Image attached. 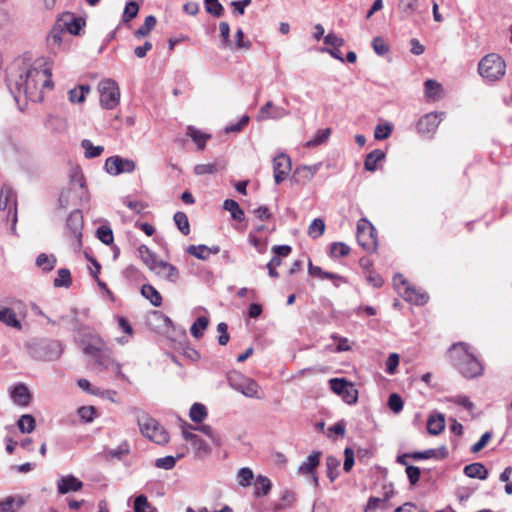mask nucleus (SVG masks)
<instances>
[{"label": "nucleus", "instance_id": "1", "mask_svg": "<svg viewBox=\"0 0 512 512\" xmlns=\"http://www.w3.org/2000/svg\"><path fill=\"white\" fill-rule=\"evenodd\" d=\"M6 82L19 106L22 97L25 101L40 102L43 100V90L53 88L50 69H40L24 61H16L9 66Z\"/></svg>", "mask_w": 512, "mask_h": 512}, {"label": "nucleus", "instance_id": "2", "mask_svg": "<svg viewBox=\"0 0 512 512\" xmlns=\"http://www.w3.org/2000/svg\"><path fill=\"white\" fill-rule=\"evenodd\" d=\"M83 353L87 357L88 364L98 370H112L119 381H127V377L121 373L120 365L113 358L111 348L97 334L88 333L82 339Z\"/></svg>", "mask_w": 512, "mask_h": 512}, {"label": "nucleus", "instance_id": "3", "mask_svg": "<svg viewBox=\"0 0 512 512\" xmlns=\"http://www.w3.org/2000/svg\"><path fill=\"white\" fill-rule=\"evenodd\" d=\"M448 357L452 365L467 379H473L483 372L481 362L464 342L453 344L448 350Z\"/></svg>", "mask_w": 512, "mask_h": 512}, {"label": "nucleus", "instance_id": "4", "mask_svg": "<svg viewBox=\"0 0 512 512\" xmlns=\"http://www.w3.org/2000/svg\"><path fill=\"white\" fill-rule=\"evenodd\" d=\"M448 357L452 365L467 379H473L483 372L481 362L464 342L453 344L448 350Z\"/></svg>", "mask_w": 512, "mask_h": 512}, {"label": "nucleus", "instance_id": "5", "mask_svg": "<svg viewBox=\"0 0 512 512\" xmlns=\"http://www.w3.org/2000/svg\"><path fill=\"white\" fill-rule=\"evenodd\" d=\"M133 414L138 423L141 434L158 445H164L169 441V434L159 422L145 411L134 408Z\"/></svg>", "mask_w": 512, "mask_h": 512}, {"label": "nucleus", "instance_id": "6", "mask_svg": "<svg viewBox=\"0 0 512 512\" xmlns=\"http://www.w3.org/2000/svg\"><path fill=\"white\" fill-rule=\"evenodd\" d=\"M28 355L39 361H54L60 357L64 348L55 339H33L26 344Z\"/></svg>", "mask_w": 512, "mask_h": 512}, {"label": "nucleus", "instance_id": "7", "mask_svg": "<svg viewBox=\"0 0 512 512\" xmlns=\"http://www.w3.org/2000/svg\"><path fill=\"white\" fill-rule=\"evenodd\" d=\"M506 63L497 53L484 56L478 64L479 74L488 82H495L505 75Z\"/></svg>", "mask_w": 512, "mask_h": 512}, {"label": "nucleus", "instance_id": "8", "mask_svg": "<svg viewBox=\"0 0 512 512\" xmlns=\"http://www.w3.org/2000/svg\"><path fill=\"white\" fill-rule=\"evenodd\" d=\"M356 238L358 244L367 252L377 249V232L375 227L366 218H361L357 223Z\"/></svg>", "mask_w": 512, "mask_h": 512}, {"label": "nucleus", "instance_id": "9", "mask_svg": "<svg viewBox=\"0 0 512 512\" xmlns=\"http://www.w3.org/2000/svg\"><path fill=\"white\" fill-rule=\"evenodd\" d=\"M100 104L105 109H113L119 104L120 90L113 79L107 78L99 83Z\"/></svg>", "mask_w": 512, "mask_h": 512}, {"label": "nucleus", "instance_id": "10", "mask_svg": "<svg viewBox=\"0 0 512 512\" xmlns=\"http://www.w3.org/2000/svg\"><path fill=\"white\" fill-rule=\"evenodd\" d=\"M69 39L65 27L61 22H56L47 36V46L51 53L57 54L65 49V42Z\"/></svg>", "mask_w": 512, "mask_h": 512}, {"label": "nucleus", "instance_id": "11", "mask_svg": "<svg viewBox=\"0 0 512 512\" xmlns=\"http://www.w3.org/2000/svg\"><path fill=\"white\" fill-rule=\"evenodd\" d=\"M104 168L108 174L116 176L122 173L133 172L136 168V164L131 159L111 156L106 159Z\"/></svg>", "mask_w": 512, "mask_h": 512}, {"label": "nucleus", "instance_id": "12", "mask_svg": "<svg viewBox=\"0 0 512 512\" xmlns=\"http://www.w3.org/2000/svg\"><path fill=\"white\" fill-rule=\"evenodd\" d=\"M83 215L78 209L72 211L66 220V236L74 239L78 246L82 244Z\"/></svg>", "mask_w": 512, "mask_h": 512}, {"label": "nucleus", "instance_id": "13", "mask_svg": "<svg viewBox=\"0 0 512 512\" xmlns=\"http://www.w3.org/2000/svg\"><path fill=\"white\" fill-rule=\"evenodd\" d=\"M0 209L12 214L13 223L17 221V196L11 185L4 183L0 191Z\"/></svg>", "mask_w": 512, "mask_h": 512}, {"label": "nucleus", "instance_id": "14", "mask_svg": "<svg viewBox=\"0 0 512 512\" xmlns=\"http://www.w3.org/2000/svg\"><path fill=\"white\" fill-rule=\"evenodd\" d=\"M291 171V159L288 155L280 153L273 159V173L276 184L282 183Z\"/></svg>", "mask_w": 512, "mask_h": 512}, {"label": "nucleus", "instance_id": "15", "mask_svg": "<svg viewBox=\"0 0 512 512\" xmlns=\"http://www.w3.org/2000/svg\"><path fill=\"white\" fill-rule=\"evenodd\" d=\"M444 113L431 112L421 117L417 129L422 134L434 133L442 121Z\"/></svg>", "mask_w": 512, "mask_h": 512}, {"label": "nucleus", "instance_id": "16", "mask_svg": "<svg viewBox=\"0 0 512 512\" xmlns=\"http://www.w3.org/2000/svg\"><path fill=\"white\" fill-rule=\"evenodd\" d=\"M151 271L160 278L171 283H176L179 279V270L171 263L163 260H160L159 263L153 265Z\"/></svg>", "mask_w": 512, "mask_h": 512}, {"label": "nucleus", "instance_id": "17", "mask_svg": "<svg viewBox=\"0 0 512 512\" xmlns=\"http://www.w3.org/2000/svg\"><path fill=\"white\" fill-rule=\"evenodd\" d=\"M82 487L83 482L72 474L62 476L57 480V491L61 495L77 492L81 490Z\"/></svg>", "mask_w": 512, "mask_h": 512}, {"label": "nucleus", "instance_id": "18", "mask_svg": "<svg viewBox=\"0 0 512 512\" xmlns=\"http://www.w3.org/2000/svg\"><path fill=\"white\" fill-rule=\"evenodd\" d=\"M86 393L93 394L100 397L102 400H107L112 403H118L120 396L117 391L107 389L105 386H81Z\"/></svg>", "mask_w": 512, "mask_h": 512}, {"label": "nucleus", "instance_id": "19", "mask_svg": "<svg viewBox=\"0 0 512 512\" xmlns=\"http://www.w3.org/2000/svg\"><path fill=\"white\" fill-rule=\"evenodd\" d=\"M330 389L349 405L355 404L358 400L359 393L355 386H330Z\"/></svg>", "mask_w": 512, "mask_h": 512}, {"label": "nucleus", "instance_id": "20", "mask_svg": "<svg viewBox=\"0 0 512 512\" xmlns=\"http://www.w3.org/2000/svg\"><path fill=\"white\" fill-rule=\"evenodd\" d=\"M13 402L19 406L26 407L30 404L32 394L28 386H14L10 392Z\"/></svg>", "mask_w": 512, "mask_h": 512}, {"label": "nucleus", "instance_id": "21", "mask_svg": "<svg viewBox=\"0 0 512 512\" xmlns=\"http://www.w3.org/2000/svg\"><path fill=\"white\" fill-rule=\"evenodd\" d=\"M401 296L408 302L416 305H424L428 302L429 296L426 292L416 290L413 287H405V290L401 292Z\"/></svg>", "mask_w": 512, "mask_h": 512}, {"label": "nucleus", "instance_id": "22", "mask_svg": "<svg viewBox=\"0 0 512 512\" xmlns=\"http://www.w3.org/2000/svg\"><path fill=\"white\" fill-rule=\"evenodd\" d=\"M321 452L316 451L310 454L306 460L298 467V474H313L320 463Z\"/></svg>", "mask_w": 512, "mask_h": 512}, {"label": "nucleus", "instance_id": "23", "mask_svg": "<svg viewBox=\"0 0 512 512\" xmlns=\"http://www.w3.org/2000/svg\"><path fill=\"white\" fill-rule=\"evenodd\" d=\"M463 472L469 478L480 480L487 479L489 475L488 469L484 466V464L480 462H475L466 465L463 469Z\"/></svg>", "mask_w": 512, "mask_h": 512}, {"label": "nucleus", "instance_id": "24", "mask_svg": "<svg viewBox=\"0 0 512 512\" xmlns=\"http://www.w3.org/2000/svg\"><path fill=\"white\" fill-rule=\"evenodd\" d=\"M425 96L428 100L438 101L442 98L443 87L435 80L428 79L424 83Z\"/></svg>", "mask_w": 512, "mask_h": 512}, {"label": "nucleus", "instance_id": "25", "mask_svg": "<svg viewBox=\"0 0 512 512\" xmlns=\"http://www.w3.org/2000/svg\"><path fill=\"white\" fill-rule=\"evenodd\" d=\"M0 322L18 330L22 328L21 322L17 319L15 312L8 307L0 306Z\"/></svg>", "mask_w": 512, "mask_h": 512}, {"label": "nucleus", "instance_id": "26", "mask_svg": "<svg viewBox=\"0 0 512 512\" xmlns=\"http://www.w3.org/2000/svg\"><path fill=\"white\" fill-rule=\"evenodd\" d=\"M57 22H61L67 33V36L70 38V35H79L82 27L85 25V22L80 17H70L69 20L59 19Z\"/></svg>", "mask_w": 512, "mask_h": 512}, {"label": "nucleus", "instance_id": "27", "mask_svg": "<svg viewBox=\"0 0 512 512\" xmlns=\"http://www.w3.org/2000/svg\"><path fill=\"white\" fill-rule=\"evenodd\" d=\"M80 198L86 193L85 178L79 171H74L70 176V187Z\"/></svg>", "mask_w": 512, "mask_h": 512}, {"label": "nucleus", "instance_id": "28", "mask_svg": "<svg viewBox=\"0 0 512 512\" xmlns=\"http://www.w3.org/2000/svg\"><path fill=\"white\" fill-rule=\"evenodd\" d=\"M385 153L381 149H375L366 155L364 168L367 171L374 172L377 169V163L384 160Z\"/></svg>", "mask_w": 512, "mask_h": 512}, {"label": "nucleus", "instance_id": "29", "mask_svg": "<svg viewBox=\"0 0 512 512\" xmlns=\"http://www.w3.org/2000/svg\"><path fill=\"white\" fill-rule=\"evenodd\" d=\"M141 294L143 297H145L147 300L150 301V303L155 306L159 307L162 304V296L161 294L155 289L154 286L150 284H144L141 287Z\"/></svg>", "mask_w": 512, "mask_h": 512}, {"label": "nucleus", "instance_id": "30", "mask_svg": "<svg viewBox=\"0 0 512 512\" xmlns=\"http://www.w3.org/2000/svg\"><path fill=\"white\" fill-rule=\"evenodd\" d=\"M186 134L192 139L193 142L197 144L198 149L200 150L205 148L207 140L211 137L209 134L203 133L193 126L187 127Z\"/></svg>", "mask_w": 512, "mask_h": 512}, {"label": "nucleus", "instance_id": "31", "mask_svg": "<svg viewBox=\"0 0 512 512\" xmlns=\"http://www.w3.org/2000/svg\"><path fill=\"white\" fill-rule=\"evenodd\" d=\"M272 488V483L270 479L264 475H258L255 483L254 496L262 497L266 496L270 493Z\"/></svg>", "mask_w": 512, "mask_h": 512}, {"label": "nucleus", "instance_id": "32", "mask_svg": "<svg viewBox=\"0 0 512 512\" xmlns=\"http://www.w3.org/2000/svg\"><path fill=\"white\" fill-rule=\"evenodd\" d=\"M223 209L230 212L231 217L236 221H243L245 219L243 209L233 199H226L223 203Z\"/></svg>", "mask_w": 512, "mask_h": 512}, {"label": "nucleus", "instance_id": "33", "mask_svg": "<svg viewBox=\"0 0 512 512\" xmlns=\"http://www.w3.org/2000/svg\"><path fill=\"white\" fill-rule=\"evenodd\" d=\"M137 252L138 257L150 270L153 268V265H156L160 261L157 260L155 253H153L146 245H140Z\"/></svg>", "mask_w": 512, "mask_h": 512}, {"label": "nucleus", "instance_id": "34", "mask_svg": "<svg viewBox=\"0 0 512 512\" xmlns=\"http://www.w3.org/2000/svg\"><path fill=\"white\" fill-rule=\"evenodd\" d=\"M445 428L444 416L439 414L438 416H431L427 421V430L432 435H438Z\"/></svg>", "mask_w": 512, "mask_h": 512}, {"label": "nucleus", "instance_id": "35", "mask_svg": "<svg viewBox=\"0 0 512 512\" xmlns=\"http://www.w3.org/2000/svg\"><path fill=\"white\" fill-rule=\"evenodd\" d=\"M56 262L57 259L54 255H47L45 253L39 254L36 258V265L46 272L53 270Z\"/></svg>", "mask_w": 512, "mask_h": 512}, {"label": "nucleus", "instance_id": "36", "mask_svg": "<svg viewBox=\"0 0 512 512\" xmlns=\"http://www.w3.org/2000/svg\"><path fill=\"white\" fill-rule=\"evenodd\" d=\"M208 325L209 319L206 316L198 317L190 328L192 336L196 339L201 338Z\"/></svg>", "mask_w": 512, "mask_h": 512}, {"label": "nucleus", "instance_id": "37", "mask_svg": "<svg viewBox=\"0 0 512 512\" xmlns=\"http://www.w3.org/2000/svg\"><path fill=\"white\" fill-rule=\"evenodd\" d=\"M157 23L156 17L153 15H149L145 18L143 25H141L138 29L135 30L134 36L136 38H141L147 36L151 30L155 27Z\"/></svg>", "mask_w": 512, "mask_h": 512}, {"label": "nucleus", "instance_id": "38", "mask_svg": "<svg viewBox=\"0 0 512 512\" xmlns=\"http://www.w3.org/2000/svg\"><path fill=\"white\" fill-rule=\"evenodd\" d=\"M207 409L201 403H194L189 411V417L193 422L201 423L207 417Z\"/></svg>", "mask_w": 512, "mask_h": 512}, {"label": "nucleus", "instance_id": "39", "mask_svg": "<svg viewBox=\"0 0 512 512\" xmlns=\"http://www.w3.org/2000/svg\"><path fill=\"white\" fill-rule=\"evenodd\" d=\"M81 147L85 150L84 154H85V157L88 159L96 158V157L100 156L102 154V152L104 151L103 146H100V145L95 146L88 139H84L81 141Z\"/></svg>", "mask_w": 512, "mask_h": 512}, {"label": "nucleus", "instance_id": "40", "mask_svg": "<svg viewBox=\"0 0 512 512\" xmlns=\"http://www.w3.org/2000/svg\"><path fill=\"white\" fill-rule=\"evenodd\" d=\"M398 7L403 17H411L418 10V0H399Z\"/></svg>", "mask_w": 512, "mask_h": 512}, {"label": "nucleus", "instance_id": "41", "mask_svg": "<svg viewBox=\"0 0 512 512\" xmlns=\"http://www.w3.org/2000/svg\"><path fill=\"white\" fill-rule=\"evenodd\" d=\"M17 426L21 433H31L36 426L35 418L30 414H24L17 421Z\"/></svg>", "mask_w": 512, "mask_h": 512}, {"label": "nucleus", "instance_id": "42", "mask_svg": "<svg viewBox=\"0 0 512 512\" xmlns=\"http://www.w3.org/2000/svg\"><path fill=\"white\" fill-rule=\"evenodd\" d=\"M89 91L90 86L88 85H80L76 88L71 89L68 92L70 102L82 103L85 100V96Z\"/></svg>", "mask_w": 512, "mask_h": 512}, {"label": "nucleus", "instance_id": "43", "mask_svg": "<svg viewBox=\"0 0 512 512\" xmlns=\"http://www.w3.org/2000/svg\"><path fill=\"white\" fill-rule=\"evenodd\" d=\"M326 466H327V477L331 482H334L339 476V466L340 461L335 456H328L326 458Z\"/></svg>", "mask_w": 512, "mask_h": 512}, {"label": "nucleus", "instance_id": "44", "mask_svg": "<svg viewBox=\"0 0 512 512\" xmlns=\"http://www.w3.org/2000/svg\"><path fill=\"white\" fill-rule=\"evenodd\" d=\"M134 512H157V510L151 505L147 497L141 494L134 500Z\"/></svg>", "mask_w": 512, "mask_h": 512}, {"label": "nucleus", "instance_id": "45", "mask_svg": "<svg viewBox=\"0 0 512 512\" xmlns=\"http://www.w3.org/2000/svg\"><path fill=\"white\" fill-rule=\"evenodd\" d=\"M72 284L71 273L69 269L61 268L58 270V276L54 279V287L68 288Z\"/></svg>", "mask_w": 512, "mask_h": 512}, {"label": "nucleus", "instance_id": "46", "mask_svg": "<svg viewBox=\"0 0 512 512\" xmlns=\"http://www.w3.org/2000/svg\"><path fill=\"white\" fill-rule=\"evenodd\" d=\"M330 135V128L320 129L316 132L315 136L312 139L307 141L306 147H315L321 145L329 139Z\"/></svg>", "mask_w": 512, "mask_h": 512}, {"label": "nucleus", "instance_id": "47", "mask_svg": "<svg viewBox=\"0 0 512 512\" xmlns=\"http://www.w3.org/2000/svg\"><path fill=\"white\" fill-rule=\"evenodd\" d=\"M174 222L183 235H188L190 233L189 220L184 212H176L174 214Z\"/></svg>", "mask_w": 512, "mask_h": 512}, {"label": "nucleus", "instance_id": "48", "mask_svg": "<svg viewBox=\"0 0 512 512\" xmlns=\"http://www.w3.org/2000/svg\"><path fill=\"white\" fill-rule=\"evenodd\" d=\"M237 391L249 398L262 399L264 393L260 386H234Z\"/></svg>", "mask_w": 512, "mask_h": 512}, {"label": "nucleus", "instance_id": "49", "mask_svg": "<svg viewBox=\"0 0 512 512\" xmlns=\"http://www.w3.org/2000/svg\"><path fill=\"white\" fill-rule=\"evenodd\" d=\"M204 7L206 12L214 17H221L224 14V7L219 0H204Z\"/></svg>", "mask_w": 512, "mask_h": 512}, {"label": "nucleus", "instance_id": "50", "mask_svg": "<svg viewBox=\"0 0 512 512\" xmlns=\"http://www.w3.org/2000/svg\"><path fill=\"white\" fill-rule=\"evenodd\" d=\"M139 11V5L137 2L130 0L126 3L124 12L122 15V21L124 23L130 22L133 18H135Z\"/></svg>", "mask_w": 512, "mask_h": 512}, {"label": "nucleus", "instance_id": "51", "mask_svg": "<svg viewBox=\"0 0 512 512\" xmlns=\"http://www.w3.org/2000/svg\"><path fill=\"white\" fill-rule=\"evenodd\" d=\"M325 231V223L321 218L314 219L308 227V235L316 239L323 235Z\"/></svg>", "mask_w": 512, "mask_h": 512}, {"label": "nucleus", "instance_id": "52", "mask_svg": "<svg viewBox=\"0 0 512 512\" xmlns=\"http://www.w3.org/2000/svg\"><path fill=\"white\" fill-rule=\"evenodd\" d=\"M23 502L21 500H15L13 497H7L0 501V512H16Z\"/></svg>", "mask_w": 512, "mask_h": 512}, {"label": "nucleus", "instance_id": "53", "mask_svg": "<svg viewBox=\"0 0 512 512\" xmlns=\"http://www.w3.org/2000/svg\"><path fill=\"white\" fill-rule=\"evenodd\" d=\"M182 456V454H179L176 457L168 455L162 458H158L155 461V466L160 469L170 470L175 466L176 461L180 459Z\"/></svg>", "mask_w": 512, "mask_h": 512}, {"label": "nucleus", "instance_id": "54", "mask_svg": "<svg viewBox=\"0 0 512 512\" xmlns=\"http://www.w3.org/2000/svg\"><path fill=\"white\" fill-rule=\"evenodd\" d=\"M189 428L200 431L201 433L206 435L208 438H210L214 444L220 445V443H221L220 436L217 433H215V431L213 430V428L210 425L202 424L198 427H193L192 425H189Z\"/></svg>", "mask_w": 512, "mask_h": 512}, {"label": "nucleus", "instance_id": "55", "mask_svg": "<svg viewBox=\"0 0 512 512\" xmlns=\"http://www.w3.org/2000/svg\"><path fill=\"white\" fill-rule=\"evenodd\" d=\"M193 438H194V441L191 442V445H192L193 449L195 450L196 455L198 457H203V456L208 455L211 451L208 444L203 439H201L199 436L193 437Z\"/></svg>", "mask_w": 512, "mask_h": 512}, {"label": "nucleus", "instance_id": "56", "mask_svg": "<svg viewBox=\"0 0 512 512\" xmlns=\"http://www.w3.org/2000/svg\"><path fill=\"white\" fill-rule=\"evenodd\" d=\"M96 234L98 239L105 245H109L114 241L113 231L109 226L101 225L97 229Z\"/></svg>", "mask_w": 512, "mask_h": 512}, {"label": "nucleus", "instance_id": "57", "mask_svg": "<svg viewBox=\"0 0 512 512\" xmlns=\"http://www.w3.org/2000/svg\"><path fill=\"white\" fill-rule=\"evenodd\" d=\"M186 252L200 260L208 259V246L206 245H190L186 248Z\"/></svg>", "mask_w": 512, "mask_h": 512}, {"label": "nucleus", "instance_id": "58", "mask_svg": "<svg viewBox=\"0 0 512 512\" xmlns=\"http://www.w3.org/2000/svg\"><path fill=\"white\" fill-rule=\"evenodd\" d=\"M350 253V247L343 242H334L330 247V254L332 257L339 258L345 257Z\"/></svg>", "mask_w": 512, "mask_h": 512}, {"label": "nucleus", "instance_id": "59", "mask_svg": "<svg viewBox=\"0 0 512 512\" xmlns=\"http://www.w3.org/2000/svg\"><path fill=\"white\" fill-rule=\"evenodd\" d=\"M296 500L295 493L291 490H284L280 502L277 505V509H287L293 506L294 502Z\"/></svg>", "mask_w": 512, "mask_h": 512}, {"label": "nucleus", "instance_id": "60", "mask_svg": "<svg viewBox=\"0 0 512 512\" xmlns=\"http://www.w3.org/2000/svg\"><path fill=\"white\" fill-rule=\"evenodd\" d=\"M393 126L390 123L378 124L374 129V137L377 140L387 139L392 133Z\"/></svg>", "mask_w": 512, "mask_h": 512}, {"label": "nucleus", "instance_id": "61", "mask_svg": "<svg viewBox=\"0 0 512 512\" xmlns=\"http://www.w3.org/2000/svg\"><path fill=\"white\" fill-rule=\"evenodd\" d=\"M308 273L311 276L318 277L320 279L337 278L334 276V273L324 271L321 267L313 265L311 261H309L308 264Z\"/></svg>", "mask_w": 512, "mask_h": 512}, {"label": "nucleus", "instance_id": "62", "mask_svg": "<svg viewBox=\"0 0 512 512\" xmlns=\"http://www.w3.org/2000/svg\"><path fill=\"white\" fill-rule=\"evenodd\" d=\"M253 478V471L248 467H243L238 471V483L240 486H249Z\"/></svg>", "mask_w": 512, "mask_h": 512}, {"label": "nucleus", "instance_id": "63", "mask_svg": "<svg viewBox=\"0 0 512 512\" xmlns=\"http://www.w3.org/2000/svg\"><path fill=\"white\" fill-rule=\"evenodd\" d=\"M252 47V42L245 39V34L241 28L237 29L235 33V48L249 50Z\"/></svg>", "mask_w": 512, "mask_h": 512}, {"label": "nucleus", "instance_id": "64", "mask_svg": "<svg viewBox=\"0 0 512 512\" xmlns=\"http://www.w3.org/2000/svg\"><path fill=\"white\" fill-rule=\"evenodd\" d=\"M249 119L250 118L248 115H243L237 123L227 125L225 127V132L226 133H237V132L242 131L247 126Z\"/></svg>", "mask_w": 512, "mask_h": 512}]
</instances>
